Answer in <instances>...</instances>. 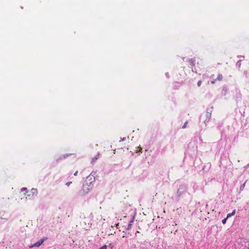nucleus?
I'll use <instances>...</instances> for the list:
<instances>
[{
	"label": "nucleus",
	"instance_id": "1",
	"mask_svg": "<svg viewBox=\"0 0 249 249\" xmlns=\"http://www.w3.org/2000/svg\"><path fill=\"white\" fill-rule=\"evenodd\" d=\"M91 182L89 183H84L81 189L79 191V193L80 196H85L88 194L90 190L92 189V187L91 186Z\"/></svg>",
	"mask_w": 249,
	"mask_h": 249
},
{
	"label": "nucleus",
	"instance_id": "2",
	"mask_svg": "<svg viewBox=\"0 0 249 249\" xmlns=\"http://www.w3.org/2000/svg\"><path fill=\"white\" fill-rule=\"evenodd\" d=\"M187 186L185 184H181L177 191V195L179 197L181 195L185 193L187 189Z\"/></svg>",
	"mask_w": 249,
	"mask_h": 249
},
{
	"label": "nucleus",
	"instance_id": "3",
	"mask_svg": "<svg viewBox=\"0 0 249 249\" xmlns=\"http://www.w3.org/2000/svg\"><path fill=\"white\" fill-rule=\"evenodd\" d=\"M213 107H211V108H209L207 109L206 112V119L204 121V122L205 124H206L207 123H208L211 118V115H212V112L213 110Z\"/></svg>",
	"mask_w": 249,
	"mask_h": 249
},
{
	"label": "nucleus",
	"instance_id": "4",
	"mask_svg": "<svg viewBox=\"0 0 249 249\" xmlns=\"http://www.w3.org/2000/svg\"><path fill=\"white\" fill-rule=\"evenodd\" d=\"M45 240V239H40L39 241L36 242L34 244H33L31 246H30L29 247L30 248H33V247H39L44 242Z\"/></svg>",
	"mask_w": 249,
	"mask_h": 249
},
{
	"label": "nucleus",
	"instance_id": "5",
	"mask_svg": "<svg viewBox=\"0 0 249 249\" xmlns=\"http://www.w3.org/2000/svg\"><path fill=\"white\" fill-rule=\"evenodd\" d=\"M31 192L32 194V196H34V197L35 196H36L38 194L37 190V189H36V188H32L31 189Z\"/></svg>",
	"mask_w": 249,
	"mask_h": 249
},
{
	"label": "nucleus",
	"instance_id": "6",
	"mask_svg": "<svg viewBox=\"0 0 249 249\" xmlns=\"http://www.w3.org/2000/svg\"><path fill=\"white\" fill-rule=\"evenodd\" d=\"M188 61L191 67H194L195 65V59L192 58L188 59Z\"/></svg>",
	"mask_w": 249,
	"mask_h": 249
},
{
	"label": "nucleus",
	"instance_id": "7",
	"mask_svg": "<svg viewBox=\"0 0 249 249\" xmlns=\"http://www.w3.org/2000/svg\"><path fill=\"white\" fill-rule=\"evenodd\" d=\"M71 154H65L61 157H60L58 159L56 160V161H58L59 160H61L62 159H66V158L68 157L69 156L71 155Z\"/></svg>",
	"mask_w": 249,
	"mask_h": 249
},
{
	"label": "nucleus",
	"instance_id": "8",
	"mask_svg": "<svg viewBox=\"0 0 249 249\" xmlns=\"http://www.w3.org/2000/svg\"><path fill=\"white\" fill-rule=\"evenodd\" d=\"M100 157V154L98 153L97 154V155L92 159L91 160V163H93L97 159L99 158Z\"/></svg>",
	"mask_w": 249,
	"mask_h": 249
},
{
	"label": "nucleus",
	"instance_id": "9",
	"mask_svg": "<svg viewBox=\"0 0 249 249\" xmlns=\"http://www.w3.org/2000/svg\"><path fill=\"white\" fill-rule=\"evenodd\" d=\"M235 212H236V210H233L231 213H228L227 215V218H228L231 217V216L234 215L235 213Z\"/></svg>",
	"mask_w": 249,
	"mask_h": 249
},
{
	"label": "nucleus",
	"instance_id": "10",
	"mask_svg": "<svg viewBox=\"0 0 249 249\" xmlns=\"http://www.w3.org/2000/svg\"><path fill=\"white\" fill-rule=\"evenodd\" d=\"M217 80L221 81L223 80V76L221 73L218 74L217 77L216 79Z\"/></svg>",
	"mask_w": 249,
	"mask_h": 249
},
{
	"label": "nucleus",
	"instance_id": "11",
	"mask_svg": "<svg viewBox=\"0 0 249 249\" xmlns=\"http://www.w3.org/2000/svg\"><path fill=\"white\" fill-rule=\"evenodd\" d=\"M246 182L242 184L240 187V192L243 191L245 187Z\"/></svg>",
	"mask_w": 249,
	"mask_h": 249
},
{
	"label": "nucleus",
	"instance_id": "12",
	"mask_svg": "<svg viewBox=\"0 0 249 249\" xmlns=\"http://www.w3.org/2000/svg\"><path fill=\"white\" fill-rule=\"evenodd\" d=\"M133 219H132L130 223H129V224L128 225V226H127V230H129L131 228V226H132V223H133Z\"/></svg>",
	"mask_w": 249,
	"mask_h": 249
},
{
	"label": "nucleus",
	"instance_id": "13",
	"mask_svg": "<svg viewBox=\"0 0 249 249\" xmlns=\"http://www.w3.org/2000/svg\"><path fill=\"white\" fill-rule=\"evenodd\" d=\"M115 246V244L113 243H110L107 246L110 249H112Z\"/></svg>",
	"mask_w": 249,
	"mask_h": 249
},
{
	"label": "nucleus",
	"instance_id": "14",
	"mask_svg": "<svg viewBox=\"0 0 249 249\" xmlns=\"http://www.w3.org/2000/svg\"><path fill=\"white\" fill-rule=\"evenodd\" d=\"M241 60H238L236 63V66H237L239 68H240L241 67Z\"/></svg>",
	"mask_w": 249,
	"mask_h": 249
},
{
	"label": "nucleus",
	"instance_id": "15",
	"mask_svg": "<svg viewBox=\"0 0 249 249\" xmlns=\"http://www.w3.org/2000/svg\"><path fill=\"white\" fill-rule=\"evenodd\" d=\"M21 192H24V191H25V193H27V192H28V189H27V188H26V187H23V188H22L21 189Z\"/></svg>",
	"mask_w": 249,
	"mask_h": 249
},
{
	"label": "nucleus",
	"instance_id": "16",
	"mask_svg": "<svg viewBox=\"0 0 249 249\" xmlns=\"http://www.w3.org/2000/svg\"><path fill=\"white\" fill-rule=\"evenodd\" d=\"M187 124H188V122H187V121L185 122L184 123V124L183 125L182 127V128H186V126H187Z\"/></svg>",
	"mask_w": 249,
	"mask_h": 249
},
{
	"label": "nucleus",
	"instance_id": "17",
	"mask_svg": "<svg viewBox=\"0 0 249 249\" xmlns=\"http://www.w3.org/2000/svg\"><path fill=\"white\" fill-rule=\"evenodd\" d=\"M107 245H104L100 247L99 249H107Z\"/></svg>",
	"mask_w": 249,
	"mask_h": 249
},
{
	"label": "nucleus",
	"instance_id": "18",
	"mask_svg": "<svg viewBox=\"0 0 249 249\" xmlns=\"http://www.w3.org/2000/svg\"><path fill=\"white\" fill-rule=\"evenodd\" d=\"M227 219L226 217L222 220V222L223 224H226Z\"/></svg>",
	"mask_w": 249,
	"mask_h": 249
},
{
	"label": "nucleus",
	"instance_id": "19",
	"mask_svg": "<svg viewBox=\"0 0 249 249\" xmlns=\"http://www.w3.org/2000/svg\"><path fill=\"white\" fill-rule=\"evenodd\" d=\"M201 83H202V81L201 80L198 81V82H197V86L198 87H200L201 86Z\"/></svg>",
	"mask_w": 249,
	"mask_h": 249
},
{
	"label": "nucleus",
	"instance_id": "20",
	"mask_svg": "<svg viewBox=\"0 0 249 249\" xmlns=\"http://www.w3.org/2000/svg\"><path fill=\"white\" fill-rule=\"evenodd\" d=\"M72 183L71 181H69L66 183V185L69 186L71 183Z\"/></svg>",
	"mask_w": 249,
	"mask_h": 249
},
{
	"label": "nucleus",
	"instance_id": "21",
	"mask_svg": "<svg viewBox=\"0 0 249 249\" xmlns=\"http://www.w3.org/2000/svg\"><path fill=\"white\" fill-rule=\"evenodd\" d=\"M165 75H166V76L167 78H169V73H168V72H166V73H165Z\"/></svg>",
	"mask_w": 249,
	"mask_h": 249
},
{
	"label": "nucleus",
	"instance_id": "22",
	"mask_svg": "<svg viewBox=\"0 0 249 249\" xmlns=\"http://www.w3.org/2000/svg\"><path fill=\"white\" fill-rule=\"evenodd\" d=\"M216 80H216V79H215V80H213V81H211V83H212V84H214V83H215V81H216Z\"/></svg>",
	"mask_w": 249,
	"mask_h": 249
},
{
	"label": "nucleus",
	"instance_id": "23",
	"mask_svg": "<svg viewBox=\"0 0 249 249\" xmlns=\"http://www.w3.org/2000/svg\"><path fill=\"white\" fill-rule=\"evenodd\" d=\"M77 174H78V171H76V172H75V173H74V176H76L77 175Z\"/></svg>",
	"mask_w": 249,
	"mask_h": 249
},
{
	"label": "nucleus",
	"instance_id": "24",
	"mask_svg": "<svg viewBox=\"0 0 249 249\" xmlns=\"http://www.w3.org/2000/svg\"><path fill=\"white\" fill-rule=\"evenodd\" d=\"M125 139H126L125 138H123V139H121V141H125Z\"/></svg>",
	"mask_w": 249,
	"mask_h": 249
},
{
	"label": "nucleus",
	"instance_id": "25",
	"mask_svg": "<svg viewBox=\"0 0 249 249\" xmlns=\"http://www.w3.org/2000/svg\"><path fill=\"white\" fill-rule=\"evenodd\" d=\"M182 59L184 61L185 60L186 58L184 57L182 58Z\"/></svg>",
	"mask_w": 249,
	"mask_h": 249
},
{
	"label": "nucleus",
	"instance_id": "26",
	"mask_svg": "<svg viewBox=\"0 0 249 249\" xmlns=\"http://www.w3.org/2000/svg\"><path fill=\"white\" fill-rule=\"evenodd\" d=\"M238 57H244V56H241V55L238 56Z\"/></svg>",
	"mask_w": 249,
	"mask_h": 249
},
{
	"label": "nucleus",
	"instance_id": "27",
	"mask_svg": "<svg viewBox=\"0 0 249 249\" xmlns=\"http://www.w3.org/2000/svg\"><path fill=\"white\" fill-rule=\"evenodd\" d=\"M90 178V176L89 175L88 177H87V178Z\"/></svg>",
	"mask_w": 249,
	"mask_h": 249
}]
</instances>
